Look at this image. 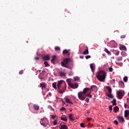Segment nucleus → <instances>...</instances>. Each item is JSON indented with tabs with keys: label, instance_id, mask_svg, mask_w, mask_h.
I'll list each match as a JSON object with an SVG mask.
<instances>
[{
	"label": "nucleus",
	"instance_id": "nucleus-1",
	"mask_svg": "<svg viewBox=\"0 0 129 129\" xmlns=\"http://www.w3.org/2000/svg\"><path fill=\"white\" fill-rule=\"evenodd\" d=\"M58 92L60 94L64 93L66 89V83L63 80L59 81L57 83Z\"/></svg>",
	"mask_w": 129,
	"mask_h": 129
},
{
	"label": "nucleus",
	"instance_id": "nucleus-2",
	"mask_svg": "<svg viewBox=\"0 0 129 129\" xmlns=\"http://www.w3.org/2000/svg\"><path fill=\"white\" fill-rule=\"evenodd\" d=\"M105 72L103 71H100L96 75V77L98 81L101 82H104V80H105Z\"/></svg>",
	"mask_w": 129,
	"mask_h": 129
},
{
	"label": "nucleus",
	"instance_id": "nucleus-3",
	"mask_svg": "<svg viewBox=\"0 0 129 129\" xmlns=\"http://www.w3.org/2000/svg\"><path fill=\"white\" fill-rule=\"evenodd\" d=\"M40 122L41 125H43L46 127V126H47V124L49 122V121H48L47 118H43L41 119Z\"/></svg>",
	"mask_w": 129,
	"mask_h": 129
},
{
	"label": "nucleus",
	"instance_id": "nucleus-4",
	"mask_svg": "<svg viewBox=\"0 0 129 129\" xmlns=\"http://www.w3.org/2000/svg\"><path fill=\"white\" fill-rule=\"evenodd\" d=\"M117 95L119 99H122L123 95H124V91L123 90H119L117 92Z\"/></svg>",
	"mask_w": 129,
	"mask_h": 129
},
{
	"label": "nucleus",
	"instance_id": "nucleus-5",
	"mask_svg": "<svg viewBox=\"0 0 129 129\" xmlns=\"http://www.w3.org/2000/svg\"><path fill=\"white\" fill-rule=\"evenodd\" d=\"M78 96L81 100H85V94L83 92H80L78 94Z\"/></svg>",
	"mask_w": 129,
	"mask_h": 129
},
{
	"label": "nucleus",
	"instance_id": "nucleus-6",
	"mask_svg": "<svg viewBox=\"0 0 129 129\" xmlns=\"http://www.w3.org/2000/svg\"><path fill=\"white\" fill-rule=\"evenodd\" d=\"M69 86L71 87V88H73L74 89H75L78 87V84L77 83H75L74 84L73 83H71L69 84Z\"/></svg>",
	"mask_w": 129,
	"mask_h": 129
},
{
	"label": "nucleus",
	"instance_id": "nucleus-7",
	"mask_svg": "<svg viewBox=\"0 0 129 129\" xmlns=\"http://www.w3.org/2000/svg\"><path fill=\"white\" fill-rule=\"evenodd\" d=\"M91 91H94L95 92H96V91H97V87L94 85L91 86L90 92H91Z\"/></svg>",
	"mask_w": 129,
	"mask_h": 129
},
{
	"label": "nucleus",
	"instance_id": "nucleus-8",
	"mask_svg": "<svg viewBox=\"0 0 129 129\" xmlns=\"http://www.w3.org/2000/svg\"><path fill=\"white\" fill-rule=\"evenodd\" d=\"M69 61H70V58H65L63 59V61L61 62H63L64 65H68V62H69Z\"/></svg>",
	"mask_w": 129,
	"mask_h": 129
},
{
	"label": "nucleus",
	"instance_id": "nucleus-9",
	"mask_svg": "<svg viewBox=\"0 0 129 129\" xmlns=\"http://www.w3.org/2000/svg\"><path fill=\"white\" fill-rule=\"evenodd\" d=\"M90 67L92 72L94 73V70H95V66L94 63L90 64Z\"/></svg>",
	"mask_w": 129,
	"mask_h": 129
},
{
	"label": "nucleus",
	"instance_id": "nucleus-10",
	"mask_svg": "<svg viewBox=\"0 0 129 129\" xmlns=\"http://www.w3.org/2000/svg\"><path fill=\"white\" fill-rule=\"evenodd\" d=\"M43 60H50V56L49 55L46 54L42 57Z\"/></svg>",
	"mask_w": 129,
	"mask_h": 129
},
{
	"label": "nucleus",
	"instance_id": "nucleus-11",
	"mask_svg": "<svg viewBox=\"0 0 129 129\" xmlns=\"http://www.w3.org/2000/svg\"><path fill=\"white\" fill-rule=\"evenodd\" d=\"M60 63L62 67H65V68H67L68 69H72V68H70V67L65 65V64L63 62H61Z\"/></svg>",
	"mask_w": 129,
	"mask_h": 129
},
{
	"label": "nucleus",
	"instance_id": "nucleus-12",
	"mask_svg": "<svg viewBox=\"0 0 129 129\" xmlns=\"http://www.w3.org/2000/svg\"><path fill=\"white\" fill-rule=\"evenodd\" d=\"M119 86L120 88H123L124 87V83H123V82H120L119 83Z\"/></svg>",
	"mask_w": 129,
	"mask_h": 129
},
{
	"label": "nucleus",
	"instance_id": "nucleus-13",
	"mask_svg": "<svg viewBox=\"0 0 129 129\" xmlns=\"http://www.w3.org/2000/svg\"><path fill=\"white\" fill-rule=\"evenodd\" d=\"M65 101L66 102H67V103H68L69 104H73V103H72V102L70 101V99L68 98H66L65 99Z\"/></svg>",
	"mask_w": 129,
	"mask_h": 129
},
{
	"label": "nucleus",
	"instance_id": "nucleus-14",
	"mask_svg": "<svg viewBox=\"0 0 129 129\" xmlns=\"http://www.w3.org/2000/svg\"><path fill=\"white\" fill-rule=\"evenodd\" d=\"M89 90H90V88H86L84 89L83 92L84 94H86V93H87Z\"/></svg>",
	"mask_w": 129,
	"mask_h": 129
},
{
	"label": "nucleus",
	"instance_id": "nucleus-15",
	"mask_svg": "<svg viewBox=\"0 0 129 129\" xmlns=\"http://www.w3.org/2000/svg\"><path fill=\"white\" fill-rule=\"evenodd\" d=\"M73 117V114H70L69 115V118L70 120H71V121H74V120H75V119H74Z\"/></svg>",
	"mask_w": 129,
	"mask_h": 129
},
{
	"label": "nucleus",
	"instance_id": "nucleus-16",
	"mask_svg": "<svg viewBox=\"0 0 129 129\" xmlns=\"http://www.w3.org/2000/svg\"><path fill=\"white\" fill-rule=\"evenodd\" d=\"M117 119H118V120H119V121H121V122H123V121H124V119H123V117H122L121 116H118L117 117Z\"/></svg>",
	"mask_w": 129,
	"mask_h": 129
},
{
	"label": "nucleus",
	"instance_id": "nucleus-17",
	"mask_svg": "<svg viewBox=\"0 0 129 129\" xmlns=\"http://www.w3.org/2000/svg\"><path fill=\"white\" fill-rule=\"evenodd\" d=\"M40 87H41L42 89H45V88H46V84H45V83H40Z\"/></svg>",
	"mask_w": 129,
	"mask_h": 129
},
{
	"label": "nucleus",
	"instance_id": "nucleus-18",
	"mask_svg": "<svg viewBox=\"0 0 129 129\" xmlns=\"http://www.w3.org/2000/svg\"><path fill=\"white\" fill-rule=\"evenodd\" d=\"M33 108L34 109H35V110H39L40 107L39 106V105L34 104L33 105Z\"/></svg>",
	"mask_w": 129,
	"mask_h": 129
},
{
	"label": "nucleus",
	"instance_id": "nucleus-19",
	"mask_svg": "<svg viewBox=\"0 0 129 129\" xmlns=\"http://www.w3.org/2000/svg\"><path fill=\"white\" fill-rule=\"evenodd\" d=\"M59 76H60V77H64L66 76V74H65L64 72H60L59 73Z\"/></svg>",
	"mask_w": 129,
	"mask_h": 129
},
{
	"label": "nucleus",
	"instance_id": "nucleus-20",
	"mask_svg": "<svg viewBox=\"0 0 129 129\" xmlns=\"http://www.w3.org/2000/svg\"><path fill=\"white\" fill-rule=\"evenodd\" d=\"M129 115V111L128 110H126L124 111V116L125 117H127Z\"/></svg>",
	"mask_w": 129,
	"mask_h": 129
},
{
	"label": "nucleus",
	"instance_id": "nucleus-21",
	"mask_svg": "<svg viewBox=\"0 0 129 129\" xmlns=\"http://www.w3.org/2000/svg\"><path fill=\"white\" fill-rule=\"evenodd\" d=\"M120 50H123L124 51H125L126 50V47L124 45H121L120 46Z\"/></svg>",
	"mask_w": 129,
	"mask_h": 129
},
{
	"label": "nucleus",
	"instance_id": "nucleus-22",
	"mask_svg": "<svg viewBox=\"0 0 129 129\" xmlns=\"http://www.w3.org/2000/svg\"><path fill=\"white\" fill-rule=\"evenodd\" d=\"M83 55H87L89 54V51H88V49H86L83 53Z\"/></svg>",
	"mask_w": 129,
	"mask_h": 129
},
{
	"label": "nucleus",
	"instance_id": "nucleus-23",
	"mask_svg": "<svg viewBox=\"0 0 129 129\" xmlns=\"http://www.w3.org/2000/svg\"><path fill=\"white\" fill-rule=\"evenodd\" d=\"M52 87L54 89H57V83H53L52 84Z\"/></svg>",
	"mask_w": 129,
	"mask_h": 129
},
{
	"label": "nucleus",
	"instance_id": "nucleus-24",
	"mask_svg": "<svg viewBox=\"0 0 129 129\" xmlns=\"http://www.w3.org/2000/svg\"><path fill=\"white\" fill-rule=\"evenodd\" d=\"M55 59H56V56L55 55H53L52 56V59L51 60V63H53L54 62V61H55Z\"/></svg>",
	"mask_w": 129,
	"mask_h": 129
},
{
	"label": "nucleus",
	"instance_id": "nucleus-25",
	"mask_svg": "<svg viewBox=\"0 0 129 129\" xmlns=\"http://www.w3.org/2000/svg\"><path fill=\"white\" fill-rule=\"evenodd\" d=\"M107 96H108V97H109V98H113V96H112L111 93L107 94Z\"/></svg>",
	"mask_w": 129,
	"mask_h": 129
},
{
	"label": "nucleus",
	"instance_id": "nucleus-26",
	"mask_svg": "<svg viewBox=\"0 0 129 129\" xmlns=\"http://www.w3.org/2000/svg\"><path fill=\"white\" fill-rule=\"evenodd\" d=\"M106 88H107V90L108 91L109 93H111V91H112L111 88L108 86H107Z\"/></svg>",
	"mask_w": 129,
	"mask_h": 129
},
{
	"label": "nucleus",
	"instance_id": "nucleus-27",
	"mask_svg": "<svg viewBox=\"0 0 129 129\" xmlns=\"http://www.w3.org/2000/svg\"><path fill=\"white\" fill-rule=\"evenodd\" d=\"M60 129H67V126L65 125H62L60 126Z\"/></svg>",
	"mask_w": 129,
	"mask_h": 129
},
{
	"label": "nucleus",
	"instance_id": "nucleus-28",
	"mask_svg": "<svg viewBox=\"0 0 129 129\" xmlns=\"http://www.w3.org/2000/svg\"><path fill=\"white\" fill-rule=\"evenodd\" d=\"M112 103H113V105H116V100L114 99L113 101H112Z\"/></svg>",
	"mask_w": 129,
	"mask_h": 129
},
{
	"label": "nucleus",
	"instance_id": "nucleus-29",
	"mask_svg": "<svg viewBox=\"0 0 129 129\" xmlns=\"http://www.w3.org/2000/svg\"><path fill=\"white\" fill-rule=\"evenodd\" d=\"M68 53H69V51L67 49H64L63 50V52H62L63 54H68Z\"/></svg>",
	"mask_w": 129,
	"mask_h": 129
},
{
	"label": "nucleus",
	"instance_id": "nucleus-30",
	"mask_svg": "<svg viewBox=\"0 0 129 129\" xmlns=\"http://www.w3.org/2000/svg\"><path fill=\"white\" fill-rule=\"evenodd\" d=\"M105 52H106V53H107V54H110V51H109V50H108V49H107V48H105L104 49Z\"/></svg>",
	"mask_w": 129,
	"mask_h": 129
},
{
	"label": "nucleus",
	"instance_id": "nucleus-31",
	"mask_svg": "<svg viewBox=\"0 0 129 129\" xmlns=\"http://www.w3.org/2000/svg\"><path fill=\"white\" fill-rule=\"evenodd\" d=\"M119 109V108H118V107H117V106H115L113 108V110H115V112H116V111H118Z\"/></svg>",
	"mask_w": 129,
	"mask_h": 129
},
{
	"label": "nucleus",
	"instance_id": "nucleus-32",
	"mask_svg": "<svg viewBox=\"0 0 129 129\" xmlns=\"http://www.w3.org/2000/svg\"><path fill=\"white\" fill-rule=\"evenodd\" d=\"M44 64L45 67H48V66H49V63L47 61H44Z\"/></svg>",
	"mask_w": 129,
	"mask_h": 129
},
{
	"label": "nucleus",
	"instance_id": "nucleus-33",
	"mask_svg": "<svg viewBox=\"0 0 129 129\" xmlns=\"http://www.w3.org/2000/svg\"><path fill=\"white\" fill-rule=\"evenodd\" d=\"M60 119L61 120H63L64 121H67V118L66 117H61Z\"/></svg>",
	"mask_w": 129,
	"mask_h": 129
},
{
	"label": "nucleus",
	"instance_id": "nucleus-34",
	"mask_svg": "<svg viewBox=\"0 0 129 129\" xmlns=\"http://www.w3.org/2000/svg\"><path fill=\"white\" fill-rule=\"evenodd\" d=\"M55 51H60V47L58 46H56L55 47Z\"/></svg>",
	"mask_w": 129,
	"mask_h": 129
},
{
	"label": "nucleus",
	"instance_id": "nucleus-35",
	"mask_svg": "<svg viewBox=\"0 0 129 129\" xmlns=\"http://www.w3.org/2000/svg\"><path fill=\"white\" fill-rule=\"evenodd\" d=\"M109 72H112V71H113V69H112V68L111 67L109 68L108 69Z\"/></svg>",
	"mask_w": 129,
	"mask_h": 129
},
{
	"label": "nucleus",
	"instance_id": "nucleus-36",
	"mask_svg": "<svg viewBox=\"0 0 129 129\" xmlns=\"http://www.w3.org/2000/svg\"><path fill=\"white\" fill-rule=\"evenodd\" d=\"M90 93H91V92H90V93L87 95V96L89 98H91L92 97V95H91Z\"/></svg>",
	"mask_w": 129,
	"mask_h": 129
},
{
	"label": "nucleus",
	"instance_id": "nucleus-37",
	"mask_svg": "<svg viewBox=\"0 0 129 129\" xmlns=\"http://www.w3.org/2000/svg\"><path fill=\"white\" fill-rule=\"evenodd\" d=\"M123 81H124V82H127V77H124L123 78Z\"/></svg>",
	"mask_w": 129,
	"mask_h": 129
},
{
	"label": "nucleus",
	"instance_id": "nucleus-38",
	"mask_svg": "<svg viewBox=\"0 0 129 129\" xmlns=\"http://www.w3.org/2000/svg\"><path fill=\"white\" fill-rule=\"evenodd\" d=\"M74 80L75 81H78V80H79V78L78 77H76L74 78Z\"/></svg>",
	"mask_w": 129,
	"mask_h": 129
},
{
	"label": "nucleus",
	"instance_id": "nucleus-39",
	"mask_svg": "<svg viewBox=\"0 0 129 129\" xmlns=\"http://www.w3.org/2000/svg\"><path fill=\"white\" fill-rule=\"evenodd\" d=\"M19 74L20 75H22V74H24V70L20 71Z\"/></svg>",
	"mask_w": 129,
	"mask_h": 129
},
{
	"label": "nucleus",
	"instance_id": "nucleus-40",
	"mask_svg": "<svg viewBox=\"0 0 129 129\" xmlns=\"http://www.w3.org/2000/svg\"><path fill=\"white\" fill-rule=\"evenodd\" d=\"M117 60L118 61H121V60H122V58L121 57H117Z\"/></svg>",
	"mask_w": 129,
	"mask_h": 129
},
{
	"label": "nucleus",
	"instance_id": "nucleus-41",
	"mask_svg": "<svg viewBox=\"0 0 129 129\" xmlns=\"http://www.w3.org/2000/svg\"><path fill=\"white\" fill-rule=\"evenodd\" d=\"M66 108H65V107H62L60 109V110H61V111H64V110H66Z\"/></svg>",
	"mask_w": 129,
	"mask_h": 129
},
{
	"label": "nucleus",
	"instance_id": "nucleus-42",
	"mask_svg": "<svg viewBox=\"0 0 129 129\" xmlns=\"http://www.w3.org/2000/svg\"><path fill=\"white\" fill-rule=\"evenodd\" d=\"M125 35H121L120 36V38L121 39H124L125 38Z\"/></svg>",
	"mask_w": 129,
	"mask_h": 129
},
{
	"label": "nucleus",
	"instance_id": "nucleus-43",
	"mask_svg": "<svg viewBox=\"0 0 129 129\" xmlns=\"http://www.w3.org/2000/svg\"><path fill=\"white\" fill-rule=\"evenodd\" d=\"M85 58L86 59H89V58H91V56H90V55H86Z\"/></svg>",
	"mask_w": 129,
	"mask_h": 129
},
{
	"label": "nucleus",
	"instance_id": "nucleus-44",
	"mask_svg": "<svg viewBox=\"0 0 129 129\" xmlns=\"http://www.w3.org/2000/svg\"><path fill=\"white\" fill-rule=\"evenodd\" d=\"M114 123H115V124L117 125V124H118V122H117V121H116V120H114Z\"/></svg>",
	"mask_w": 129,
	"mask_h": 129
},
{
	"label": "nucleus",
	"instance_id": "nucleus-45",
	"mask_svg": "<svg viewBox=\"0 0 129 129\" xmlns=\"http://www.w3.org/2000/svg\"><path fill=\"white\" fill-rule=\"evenodd\" d=\"M53 124L54 125H56V124H57V120H55L53 121Z\"/></svg>",
	"mask_w": 129,
	"mask_h": 129
},
{
	"label": "nucleus",
	"instance_id": "nucleus-46",
	"mask_svg": "<svg viewBox=\"0 0 129 129\" xmlns=\"http://www.w3.org/2000/svg\"><path fill=\"white\" fill-rule=\"evenodd\" d=\"M80 126H81V127H84V124L83 123H81L80 124Z\"/></svg>",
	"mask_w": 129,
	"mask_h": 129
},
{
	"label": "nucleus",
	"instance_id": "nucleus-47",
	"mask_svg": "<svg viewBox=\"0 0 129 129\" xmlns=\"http://www.w3.org/2000/svg\"><path fill=\"white\" fill-rule=\"evenodd\" d=\"M115 55H116V56H118V55H119V51H117V52H116Z\"/></svg>",
	"mask_w": 129,
	"mask_h": 129
},
{
	"label": "nucleus",
	"instance_id": "nucleus-48",
	"mask_svg": "<svg viewBox=\"0 0 129 129\" xmlns=\"http://www.w3.org/2000/svg\"><path fill=\"white\" fill-rule=\"evenodd\" d=\"M109 108L110 110H112V106H109Z\"/></svg>",
	"mask_w": 129,
	"mask_h": 129
},
{
	"label": "nucleus",
	"instance_id": "nucleus-49",
	"mask_svg": "<svg viewBox=\"0 0 129 129\" xmlns=\"http://www.w3.org/2000/svg\"><path fill=\"white\" fill-rule=\"evenodd\" d=\"M124 107H125V108H127V107H128V106L127 105V104H124Z\"/></svg>",
	"mask_w": 129,
	"mask_h": 129
},
{
	"label": "nucleus",
	"instance_id": "nucleus-50",
	"mask_svg": "<svg viewBox=\"0 0 129 129\" xmlns=\"http://www.w3.org/2000/svg\"><path fill=\"white\" fill-rule=\"evenodd\" d=\"M87 120H88V121H89V120H91V119H92V118L88 117V118H87Z\"/></svg>",
	"mask_w": 129,
	"mask_h": 129
},
{
	"label": "nucleus",
	"instance_id": "nucleus-51",
	"mask_svg": "<svg viewBox=\"0 0 129 129\" xmlns=\"http://www.w3.org/2000/svg\"><path fill=\"white\" fill-rule=\"evenodd\" d=\"M85 101H86V102H89V99H86V100H85Z\"/></svg>",
	"mask_w": 129,
	"mask_h": 129
},
{
	"label": "nucleus",
	"instance_id": "nucleus-52",
	"mask_svg": "<svg viewBox=\"0 0 129 129\" xmlns=\"http://www.w3.org/2000/svg\"><path fill=\"white\" fill-rule=\"evenodd\" d=\"M35 60H39V57H35Z\"/></svg>",
	"mask_w": 129,
	"mask_h": 129
},
{
	"label": "nucleus",
	"instance_id": "nucleus-53",
	"mask_svg": "<svg viewBox=\"0 0 129 129\" xmlns=\"http://www.w3.org/2000/svg\"><path fill=\"white\" fill-rule=\"evenodd\" d=\"M80 58L81 59H83V58H84V57L83 56H80Z\"/></svg>",
	"mask_w": 129,
	"mask_h": 129
},
{
	"label": "nucleus",
	"instance_id": "nucleus-54",
	"mask_svg": "<svg viewBox=\"0 0 129 129\" xmlns=\"http://www.w3.org/2000/svg\"><path fill=\"white\" fill-rule=\"evenodd\" d=\"M49 108H51V110H54V108H53L52 107L49 106Z\"/></svg>",
	"mask_w": 129,
	"mask_h": 129
},
{
	"label": "nucleus",
	"instance_id": "nucleus-55",
	"mask_svg": "<svg viewBox=\"0 0 129 129\" xmlns=\"http://www.w3.org/2000/svg\"><path fill=\"white\" fill-rule=\"evenodd\" d=\"M48 95H49V96H52V93H49Z\"/></svg>",
	"mask_w": 129,
	"mask_h": 129
},
{
	"label": "nucleus",
	"instance_id": "nucleus-56",
	"mask_svg": "<svg viewBox=\"0 0 129 129\" xmlns=\"http://www.w3.org/2000/svg\"><path fill=\"white\" fill-rule=\"evenodd\" d=\"M55 116H54V115H52V116H51V118H55Z\"/></svg>",
	"mask_w": 129,
	"mask_h": 129
},
{
	"label": "nucleus",
	"instance_id": "nucleus-57",
	"mask_svg": "<svg viewBox=\"0 0 129 129\" xmlns=\"http://www.w3.org/2000/svg\"><path fill=\"white\" fill-rule=\"evenodd\" d=\"M62 103H63V104H65V102H64V101H62Z\"/></svg>",
	"mask_w": 129,
	"mask_h": 129
},
{
	"label": "nucleus",
	"instance_id": "nucleus-58",
	"mask_svg": "<svg viewBox=\"0 0 129 129\" xmlns=\"http://www.w3.org/2000/svg\"><path fill=\"white\" fill-rule=\"evenodd\" d=\"M41 70H39V72H41Z\"/></svg>",
	"mask_w": 129,
	"mask_h": 129
},
{
	"label": "nucleus",
	"instance_id": "nucleus-59",
	"mask_svg": "<svg viewBox=\"0 0 129 129\" xmlns=\"http://www.w3.org/2000/svg\"><path fill=\"white\" fill-rule=\"evenodd\" d=\"M107 129H110V127H108Z\"/></svg>",
	"mask_w": 129,
	"mask_h": 129
}]
</instances>
